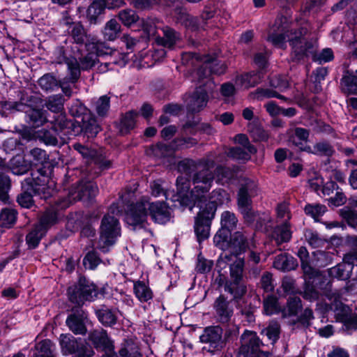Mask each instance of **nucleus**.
<instances>
[{"label": "nucleus", "instance_id": "f257e3e1", "mask_svg": "<svg viewBox=\"0 0 357 357\" xmlns=\"http://www.w3.org/2000/svg\"><path fill=\"white\" fill-rule=\"evenodd\" d=\"M215 162L212 159L202 160L197 168L199 171L193 176V189L190 192L189 181L179 176L176 180L177 195L174 201H177L181 206H188L190 210L197 206L200 211L195 220V232L199 243L208 238L210 234L211 222L215 213V208L211 206V210H205L202 203L206 201L205 193L211 189L214 179L212 169Z\"/></svg>", "mask_w": 357, "mask_h": 357}, {"label": "nucleus", "instance_id": "f03ea898", "mask_svg": "<svg viewBox=\"0 0 357 357\" xmlns=\"http://www.w3.org/2000/svg\"><path fill=\"white\" fill-rule=\"evenodd\" d=\"M307 22L298 24L297 22H289L285 17L276 19L268 37L273 45L283 48L289 41L297 59L303 56L313 54L312 43L305 41L304 36L308 32Z\"/></svg>", "mask_w": 357, "mask_h": 357}, {"label": "nucleus", "instance_id": "7ed1b4c3", "mask_svg": "<svg viewBox=\"0 0 357 357\" xmlns=\"http://www.w3.org/2000/svg\"><path fill=\"white\" fill-rule=\"evenodd\" d=\"M149 215L155 222L165 224L170 220L172 211L164 202H150L146 199H142L129 206L125 220L133 229L137 227L142 228L145 227Z\"/></svg>", "mask_w": 357, "mask_h": 357}, {"label": "nucleus", "instance_id": "20e7f679", "mask_svg": "<svg viewBox=\"0 0 357 357\" xmlns=\"http://www.w3.org/2000/svg\"><path fill=\"white\" fill-rule=\"evenodd\" d=\"M48 178L46 176L36 172L32 174V177L26 178L22 182V192L17 197L18 204L24 208H30L33 203V195H43L44 199L51 196L54 189L52 184L46 186Z\"/></svg>", "mask_w": 357, "mask_h": 357}, {"label": "nucleus", "instance_id": "39448f33", "mask_svg": "<svg viewBox=\"0 0 357 357\" xmlns=\"http://www.w3.org/2000/svg\"><path fill=\"white\" fill-rule=\"evenodd\" d=\"M257 194V186L255 181L245 178L239 188L237 197V204L239 211L247 222L255 220V213L252 208V199Z\"/></svg>", "mask_w": 357, "mask_h": 357}, {"label": "nucleus", "instance_id": "423d86ee", "mask_svg": "<svg viewBox=\"0 0 357 357\" xmlns=\"http://www.w3.org/2000/svg\"><path fill=\"white\" fill-rule=\"evenodd\" d=\"M120 235L121 227L118 219L113 215H105L100 225V249L107 252V247L114 244Z\"/></svg>", "mask_w": 357, "mask_h": 357}, {"label": "nucleus", "instance_id": "0eeeda50", "mask_svg": "<svg viewBox=\"0 0 357 357\" xmlns=\"http://www.w3.org/2000/svg\"><path fill=\"white\" fill-rule=\"evenodd\" d=\"M244 260L236 258L234 263L230 265L231 280L225 284V291L231 294L234 298H239L246 292V287L242 282Z\"/></svg>", "mask_w": 357, "mask_h": 357}, {"label": "nucleus", "instance_id": "6e6552de", "mask_svg": "<svg viewBox=\"0 0 357 357\" xmlns=\"http://www.w3.org/2000/svg\"><path fill=\"white\" fill-rule=\"evenodd\" d=\"M68 292L70 301L78 305L93 301L98 295L96 285L85 278H80L77 284L69 287Z\"/></svg>", "mask_w": 357, "mask_h": 357}, {"label": "nucleus", "instance_id": "1a4fd4ad", "mask_svg": "<svg viewBox=\"0 0 357 357\" xmlns=\"http://www.w3.org/2000/svg\"><path fill=\"white\" fill-rule=\"evenodd\" d=\"M59 344L65 356L74 354L73 357H91L93 354V351L81 339H77L69 333L60 335Z\"/></svg>", "mask_w": 357, "mask_h": 357}, {"label": "nucleus", "instance_id": "9d476101", "mask_svg": "<svg viewBox=\"0 0 357 357\" xmlns=\"http://www.w3.org/2000/svg\"><path fill=\"white\" fill-rule=\"evenodd\" d=\"M57 219L58 216L54 211H47L44 213L39 224L26 235V241L29 248L33 249L38 246L47 228L55 224Z\"/></svg>", "mask_w": 357, "mask_h": 357}, {"label": "nucleus", "instance_id": "9b49d317", "mask_svg": "<svg viewBox=\"0 0 357 357\" xmlns=\"http://www.w3.org/2000/svg\"><path fill=\"white\" fill-rule=\"evenodd\" d=\"M239 357H269L268 353L259 350L262 344L256 333L246 331L241 335Z\"/></svg>", "mask_w": 357, "mask_h": 357}, {"label": "nucleus", "instance_id": "f8f14e48", "mask_svg": "<svg viewBox=\"0 0 357 357\" xmlns=\"http://www.w3.org/2000/svg\"><path fill=\"white\" fill-rule=\"evenodd\" d=\"M65 99L61 94L52 95L47 98L45 105L48 110L58 115L51 122L55 132L61 131L68 125L66 116L62 113Z\"/></svg>", "mask_w": 357, "mask_h": 357}, {"label": "nucleus", "instance_id": "ddd939ff", "mask_svg": "<svg viewBox=\"0 0 357 357\" xmlns=\"http://www.w3.org/2000/svg\"><path fill=\"white\" fill-rule=\"evenodd\" d=\"M250 237V236L248 237V236H245L241 231L234 233L228 245V249L231 254L229 255L226 252L222 253L218 261L220 265H221L222 263H229L231 261L233 257H236L241 252L245 251L248 247V238Z\"/></svg>", "mask_w": 357, "mask_h": 357}, {"label": "nucleus", "instance_id": "4468645a", "mask_svg": "<svg viewBox=\"0 0 357 357\" xmlns=\"http://www.w3.org/2000/svg\"><path fill=\"white\" fill-rule=\"evenodd\" d=\"M89 340L94 347L100 349L108 356H116L113 341L108 337L107 332L102 329H95L89 334Z\"/></svg>", "mask_w": 357, "mask_h": 357}, {"label": "nucleus", "instance_id": "2eb2a0df", "mask_svg": "<svg viewBox=\"0 0 357 357\" xmlns=\"http://www.w3.org/2000/svg\"><path fill=\"white\" fill-rule=\"evenodd\" d=\"M89 322L87 314L82 310H77L66 319V324L70 331L75 335H84Z\"/></svg>", "mask_w": 357, "mask_h": 357}, {"label": "nucleus", "instance_id": "dca6fc26", "mask_svg": "<svg viewBox=\"0 0 357 357\" xmlns=\"http://www.w3.org/2000/svg\"><path fill=\"white\" fill-rule=\"evenodd\" d=\"M208 94L206 89L199 86L187 100V108L188 111L195 113L199 112L206 106Z\"/></svg>", "mask_w": 357, "mask_h": 357}, {"label": "nucleus", "instance_id": "f3484780", "mask_svg": "<svg viewBox=\"0 0 357 357\" xmlns=\"http://www.w3.org/2000/svg\"><path fill=\"white\" fill-rule=\"evenodd\" d=\"M289 142L302 151L307 152L311 151V147L303 146V142H307L309 137V131L303 128H296L290 129L288 132Z\"/></svg>", "mask_w": 357, "mask_h": 357}, {"label": "nucleus", "instance_id": "a211bd4d", "mask_svg": "<svg viewBox=\"0 0 357 357\" xmlns=\"http://www.w3.org/2000/svg\"><path fill=\"white\" fill-rule=\"evenodd\" d=\"M263 77L261 71L250 72L236 76L235 84L238 88L247 89L260 83Z\"/></svg>", "mask_w": 357, "mask_h": 357}, {"label": "nucleus", "instance_id": "6ab92c4d", "mask_svg": "<svg viewBox=\"0 0 357 357\" xmlns=\"http://www.w3.org/2000/svg\"><path fill=\"white\" fill-rule=\"evenodd\" d=\"M202 342L210 343L216 349L222 347V329L218 326L206 328L200 336Z\"/></svg>", "mask_w": 357, "mask_h": 357}, {"label": "nucleus", "instance_id": "aec40b11", "mask_svg": "<svg viewBox=\"0 0 357 357\" xmlns=\"http://www.w3.org/2000/svg\"><path fill=\"white\" fill-rule=\"evenodd\" d=\"M209 190L205 193L206 201L202 203L204 209L211 210V206H214L216 209L218 205H221L229 201V196L222 189L214 190L207 199L206 194Z\"/></svg>", "mask_w": 357, "mask_h": 357}, {"label": "nucleus", "instance_id": "412c9836", "mask_svg": "<svg viewBox=\"0 0 357 357\" xmlns=\"http://www.w3.org/2000/svg\"><path fill=\"white\" fill-rule=\"evenodd\" d=\"M226 70V66L224 63L217 62L216 60H210L206 58L203 66L198 70L197 75L199 80L207 77L211 73L215 74H222Z\"/></svg>", "mask_w": 357, "mask_h": 357}, {"label": "nucleus", "instance_id": "4be33fe9", "mask_svg": "<svg viewBox=\"0 0 357 357\" xmlns=\"http://www.w3.org/2000/svg\"><path fill=\"white\" fill-rule=\"evenodd\" d=\"M98 186L91 181H82L77 187L76 193L77 194L74 199H89L94 197L98 194Z\"/></svg>", "mask_w": 357, "mask_h": 357}, {"label": "nucleus", "instance_id": "5701e85b", "mask_svg": "<svg viewBox=\"0 0 357 357\" xmlns=\"http://www.w3.org/2000/svg\"><path fill=\"white\" fill-rule=\"evenodd\" d=\"M47 112L40 109L30 108L26 111L28 123L33 127L37 128L47 122Z\"/></svg>", "mask_w": 357, "mask_h": 357}, {"label": "nucleus", "instance_id": "b1692460", "mask_svg": "<svg viewBox=\"0 0 357 357\" xmlns=\"http://www.w3.org/2000/svg\"><path fill=\"white\" fill-rule=\"evenodd\" d=\"M133 291L140 302H148L153 298L152 290L149 284L144 281H133Z\"/></svg>", "mask_w": 357, "mask_h": 357}, {"label": "nucleus", "instance_id": "393cba45", "mask_svg": "<svg viewBox=\"0 0 357 357\" xmlns=\"http://www.w3.org/2000/svg\"><path fill=\"white\" fill-rule=\"evenodd\" d=\"M297 266L295 259L287 254L278 255L274 261L273 266L278 270L288 271L294 270Z\"/></svg>", "mask_w": 357, "mask_h": 357}, {"label": "nucleus", "instance_id": "a878e982", "mask_svg": "<svg viewBox=\"0 0 357 357\" xmlns=\"http://www.w3.org/2000/svg\"><path fill=\"white\" fill-rule=\"evenodd\" d=\"M229 303L220 296L215 301V308L221 322H227L232 314V310L228 307Z\"/></svg>", "mask_w": 357, "mask_h": 357}, {"label": "nucleus", "instance_id": "bb28decb", "mask_svg": "<svg viewBox=\"0 0 357 357\" xmlns=\"http://www.w3.org/2000/svg\"><path fill=\"white\" fill-rule=\"evenodd\" d=\"M119 357H142L139 346L132 340H126L119 351Z\"/></svg>", "mask_w": 357, "mask_h": 357}, {"label": "nucleus", "instance_id": "cd10ccee", "mask_svg": "<svg viewBox=\"0 0 357 357\" xmlns=\"http://www.w3.org/2000/svg\"><path fill=\"white\" fill-rule=\"evenodd\" d=\"M180 39V36L169 27L163 29V36L158 38V43L165 47L172 48Z\"/></svg>", "mask_w": 357, "mask_h": 357}, {"label": "nucleus", "instance_id": "c85d7f7f", "mask_svg": "<svg viewBox=\"0 0 357 357\" xmlns=\"http://www.w3.org/2000/svg\"><path fill=\"white\" fill-rule=\"evenodd\" d=\"M121 31L120 24L116 19H111L105 24L102 33L106 40L113 41L119 37Z\"/></svg>", "mask_w": 357, "mask_h": 357}, {"label": "nucleus", "instance_id": "c756f323", "mask_svg": "<svg viewBox=\"0 0 357 357\" xmlns=\"http://www.w3.org/2000/svg\"><path fill=\"white\" fill-rule=\"evenodd\" d=\"M54 345L49 340H43L35 345L31 350L32 356L34 357H53Z\"/></svg>", "mask_w": 357, "mask_h": 357}, {"label": "nucleus", "instance_id": "7c9ffc66", "mask_svg": "<svg viewBox=\"0 0 357 357\" xmlns=\"http://www.w3.org/2000/svg\"><path fill=\"white\" fill-rule=\"evenodd\" d=\"M99 321L105 326H112L116 322V315L112 310L102 307L96 312Z\"/></svg>", "mask_w": 357, "mask_h": 357}, {"label": "nucleus", "instance_id": "2f4dec72", "mask_svg": "<svg viewBox=\"0 0 357 357\" xmlns=\"http://www.w3.org/2000/svg\"><path fill=\"white\" fill-rule=\"evenodd\" d=\"M273 236L277 243L289 241L291 237V232L289 223L287 222H284L281 225L276 227L274 229Z\"/></svg>", "mask_w": 357, "mask_h": 357}, {"label": "nucleus", "instance_id": "473e14b6", "mask_svg": "<svg viewBox=\"0 0 357 357\" xmlns=\"http://www.w3.org/2000/svg\"><path fill=\"white\" fill-rule=\"evenodd\" d=\"M342 91L348 94L357 93V76L349 74L342 77L341 80Z\"/></svg>", "mask_w": 357, "mask_h": 357}, {"label": "nucleus", "instance_id": "72a5a7b5", "mask_svg": "<svg viewBox=\"0 0 357 357\" xmlns=\"http://www.w3.org/2000/svg\"><path fill=\"white\" fill-rule=\"evenodd\" d=\"M282 310L283 309L275 297L270 296L264 299V311L266 315H273L280 312L282 313Z\"/></svg>", "mask_w": 357, "mask_h": 357}, {"label": "nucleus", "instance_id": "f704fd0d", "mask_svg": "<svg viewBox=\"0 0 357 357\" xmlns=\"http://www.w3.org/2000/svg\"><path fill=\"white\" fill-rule=\"evenodd\" d=\"M87 50H91L83 59L81 61L82 68L83 70H87L92 68L97 61L96 54V45L94 43L86 44Z\"/></svg>", "mask_w": 357, "mask_h": 357}, {"label": "nucleus", "instance_id": "c9c22d12", "mask_svg": "<svg viewBox=\"0 0 357 357\" xmlns=\"http://www.w3.org/2000/svg\"><path fill=\"white\" fill-rule=\"evenodd\" d=\"M138 113L135 111L127 112L121 119L120 124V131L122 134L128 132L135 125V119Z\"/></svg>", "mask_w": 357, "mask_h": 357}, {"label": "nucleus", "instance_id": "e433bc0d", "mask_svg": "<svg viewBox=\"0 0 357 357\" xmlns=\"http://www.w3.org/2000/svg\"><path fill=\"white\" fill-rule=\"evenodd\" d=\"M40 87L46 92L53 91L59 86V82L52 74L47 73L38 81Z\"/></svg>", "mask_w": 357, "mask_h": 357}, {"label": "nucleus", "instance_id": "4c0bfd02", "mask_svg": "<svg viewBox=\"0 0 357 357\" xmlns=\"http://www.w3.org/2000/svg\"><path fill=\"white\" fill-rule=\"evenodd\" d=\"M107 8L102 0L93 1L88 8L87 17L91 22H96L98 17L102 15Z\"/></svg>", "mask_w": 357, "mask_h": 357}, {"label": "nucleus", "instance_id": "58836bf2", "mask_svg": "<svg viewBox=\"0 0 357 357\" xmlns=\"http://www.w3.org/2000/svg\"><path fill=\"white\" fill-rule=\"evenodd\" d=\"M118 17L122 24L126 26H130L138 21L139 16L131 9H124L118 13Z\"/></svg>", "mask_w": 357, "mask_h": 357}, {"label": "nucleus", "instance_id": "ea45409f", "mask_svg": "<svg viewBox=\"0 0 357 357\" xmlns=\"http://www.w3.org/2000/svg\"><path fill=\"white\" fill-rule=\"evenodd\" d=\"M271 86L277 89L280 92H285L290 87L289 79L283 75H274L270 78Z\"/></svg>", "mask_w": 357, "mask_h": 357}, {"label": "nucleus", "instance_id": "a19ab883", "mask_svg": "<svg viewBox=\"0 0 357 357\" xmlns=\"http://www.w3.org/2000/svg\"><path fill=\"white\" fill-rule=\"evenodd\" d=\"M301 307V301L296 296L290 297L287 301V309L282 310V317L295 315Z\"/></svg>", "mask_w": 357, "mask_h": 357}, {"label": "nucleus", "instance_id": "79ce46f5", "mask_svg": "<svg viewBox=\"0 0 357 357\" xmlns=\"http://www.w3.org/2000/svg\"><path fill=\"white\" fill-rule=\"evenodd\" d=\"M261 333L266 335L268 340L274 343L279 338L280 325L278 322L272 321L266 328L261 331Z\"/></svg>", "mask_w": 357, "mask_h": 357}, {"label": "nucleus", "instance_id": "37998d69", "mask_svg": "<svg viewBox=\"0 0 357 357\" xmlns=\"http://www.w3.org/2000/svg\"><path fill=\"white\" fill-rule=\"evenodd\" d=\"M238 220L235 214L232 212L226 211L221 215V225L223 229L231 230L236 226Z\"/></svg>", "mask_w": 357, "mask_h": 357}, {"label": "nucleus", "instance_id": "c03bdc74", "mask_svg": "<svg viewBox=\"0 0 357 357\" xmlns=\"http://www.w3.org/2000/svg\"><path fill=\"white\" fill-rule=\"evenodd\" d=\"M24 107L21 102L0 101V113L2 116H6L8 112L23 110Z\"/></svg>", "mask_w": 357, "mask_h": 357}, {"label": "nucleus", "instance_id": "a18cd8bd", "mask_svg": "<svg viewBox=\"0 0 357 357\" xmlns=\"http://www.w3.org/2000/svg\"><path fill=\"white\" fill-rule=\"evenodd\" d=\"M17 218V211L13 208H6L0 213V221L4 226L13 225Z\"/></svg>", "mask_w": 357, "mask_h": 357}, {"label": "nucleus", "instance_id": "49530a36", "mask_svg": "<svg viewBox=\"0 0 357 357\" xmlns=\"http://www.w3.org/2000/svg\"><path fill=\"white\" fill-rule=\"evenodd\" d=\"M255 95L257 99L277 98L285 101L289 100V98H287L284 96L280 95L276 91L269 89H257Z\"/></svg>", "mask_w": 357, "mask_h": 357}, {"label": "nucleus", "instance_id": "de8ad7c7", "mask_svg": "<svg viewBox=\"0 0 357 357\" xmlns=\"http://www.w3.org/2000/svg\"><path fill=\"white\" fill-rule=\"evenodd\" d=\"M234 176V171L230 168L219 166L216 168L217 182L222 184L228 182Z\"/></svg>", "mask_w": 357, "mask_h": 357}, {"label": "nucleus", "instance_id": "09e8293b", "mask_svg": "<svg viewBox=\"0 0 357 357\" xmlns=\"http://www.w3.org/2000/svg\"><path fill=\"white\" fill-rule=\"evenodd\" d=\"M326 207L321 204H307L305 206V212L307 215H310L315 220L324 214Z\"/></svg>", "mask_w": 357, "mask_h": 357}, {"label": "nucleus", "instance_id": "8fccbe9b", "mask_svg": "<svg viewBox=\"0 0 357 357\" xmlns=\"http://www.w3.org/2000/svg\"><path fill=\"white\" fill-rule=\"evenodd\" d=\"M330 299L333 300L331 303V308H333L335 311H342V313L337 312V314L338 316L342 317V319H344V321H347V315L349 311V308L344 305L342 303L337 299V296L335 294L332 296Z\"/></svg>", "mask_w": 357, "mask_h": 357}, {"label": "nucleus", "instance_id": "3c124183", "mask_svg": "<svg viewBox=\"0 0 357 357\" xmlns=\"http://www.w3.org/2000/svg\"><path fill=\"white\" fill-rule=\"evenodd\" d=\"M305 237L309 245L314 248L323 247L326 243L316 232L311 230H307L305 231Z\"/></svg>", "mask_w": 357, "mask_h": 357}, {"label": "nucleus", "instance_id": "603ef678", "mask_svg": "<svg viewBox=\"0 0 357 357\" xmlns=\"http://www.w3.org/2000/svg\"><path fill=\"white\" fill-rule=\"evenodd\" d=\"M68 69L70 74V81L74 83L79 77L80 67L77 61L75 59H68L66 61Z\"/></svg>", "mask_w": 357, "mask_h": 357}, {"label": "nucleus", "instance_id": "864d4df0", "mask_svg": "<svg viewBox=\"0 0 357 357\" xmlns=\"http://www.w3.org/2000/svg\"><path fill=\"white\" fill-rule=\"evenodd\" d=\"M109 109V98L107 96H101L96 102V110L100 116H104Z\"/></svg>", "mask_w": 357, "mask_h": 357}, {"label": "nucleus", "instance_id": "5fc2aeb1", "mask_svg": "<svg viewBox=\"0 0 357 357\" xmlns=\"http://www.w3.org/2000/svg\"><path fill=\"white\" fill-rule=\"evenodd\" d=\"M342 215L350 226L357 229V209L344 208L342 210Z\"/></svg>", "mask_w": 357, "mask_h": 357}, {"label": "nucleus", "instance_id": "6e6d98bb", "mask_svg": "<svg viewBox=\"0 0 357 357\" xmlns=\"http://www.w3.org/2000/svg\"><path fill=\"white\" fill-rule=\"evenodd\" d=\"M310 153L325 155H331L333 153V149L329 144L326 142H320L316 144L314 146L313 149H311V151Z\"/></svg>", "mask_w": 357, "mask_h": 357}, {"label": "nucleus", "instance_id": "4d7b16f0", "mask_svg": "<svg viewBox=\"0 0 357 357\" xmlns=\"http://www.w3.org/2000/svg\"><path fill=\"white\" fill-rule=\"evenodd\" d=\"M100 260L97 254L92 251L89 252L84 258L83 264L85 268L89 269H94L99 264Z\"/></svg>", "mask_w": 357, "mask_h": 357}, {"label": "nucleus", "instance_id": "13d9d810", "mask_svg": "<svg viewBox=\"0 0 357 357\" xmlns=\"http://www.w3.org/2000/svg\"><path fill=\"white\" fill-rule=\"evenodd\" d=\"M250 154L251 153H250L248 151H245L240 147L231 148L227 153L229 157L236 160H250Z\"/></svg>", "mask_w": 357, "mask_h": 357}, {"label": "nucleus", "instance_id": "bf43d9fd", "mask_svg": "<svg viewBox=\"0 0 357 357\" xmlns=\"http://www.w3.org/2000/svg\"><path fill=\"white\" fill-rule=\"evenodd\" d=\"M227 236V235L223 229L219 230L213 237L215 245L222 250L227 249L229 243Z\"/></svg>", "mask_w": 357, "mask_h": 357}, {"label": "nucleus", "instance_id": "052dcab7", "mask_svg": "<svg viewBox=\"0 0 357 357\" xmlns=\"http://www.w3.org/2000/svg\"><path fill=\"white\" fill-rule=\"evenodd\" d=\"M314 256L316 257L318 265L321 266H327L332 261V256L324 251L317 250L313 252Z\"/></svg>", "mask_w": 357, "mask_h": 357}, {"label": "nucleus", "instance_id": "680f3d73", "mask_svg": "<svg viewBox=\"0 0 357 357\" xmlns=\"http://www.w3.org/2000/svg\"><path fill=\"white\" fill-rule=\"evenodd\" d=\"M235 142L242 145L250 153H255L257 149L250 144L248 137L244 134H238L235 136Z\"/></svg>", "mask_w": 357, "mask_h": 357}, {"label": "nucleus", "instance_id": "e2e57ef3", "mask_svg": "<svg viewBox=\"0 0 357 357\" xmlns=\"http://www.w3.org/2000/svg\"><path fill=\"white\" fill-rule=\"evenodd\" d=\"M30 155L33 157V162L35 165L43 164L47 159L46 152L38 148L32 149L30 151Z\"/></svg>", "mask_w": 357, "mask_h": 357}, {"label": "nucleus", "instance_id": "0e129e2a", "mask_svg": "<svg viewBox=\"0 0 357 357\" xmlns=\"http://www.w3.org/2000/svg\"><path fill=\"white\" fill-rule=\"evenodd\" d=\"M333 59V52L331 49H324L319 54L314 56V60L320 63H326Z\"/></svg>", "mask_w": 357, "mask_h": 357}, {"label": "nucleus", "instance_id": "69168bd1", "mask_svg": "<svg viewBox=\"0 0 357 357\" xmlns=\"http://www.w3.org/2000/svg\"><path fill=\"white\" fill-rule=\"evenodd\" d=\"M38 137L47 145L56 146L59 144L57 138L48 130H41L38 134Z\"/></svg>", "mask_w": 357, "mask_h": 357}, {"label": "nucleus", "instance_id": "338daca9", "mask_svg": "<svg viewBox=\"0 0 357 357\" xmlns=\"http://www.w3.org/2000/svg\"><path fill=\"white\" fill-rule=\"evenodd\" d=\"M212 266L213 263L211 261L199 257L196 270L197 272L201 273H208L211 271Z\"/></svg>", "mask_w": 357, "mask_h": 357}, {"label": "nucleus", "instance_id": "774afa93", "mask_svg": "<svg viewBox=\"0 0 357 357\" xmlns=\"http://www.w3.org/2000/svg\"><path fill=\"white\" fill-rule=\"evenodd\" d=\"M250 132L255 141H267L269 137L268 132L260 127L250 130Z\"/></svg>", "mask_w": 357, "mask_h": 357}]
</instances>
